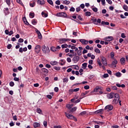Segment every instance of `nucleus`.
Wrapping results in <instances>:
<instances>
[{
    "label": "nucleus",
    "instance_id": "obj_1",
    "mask_svg": "<svg viewBox=\"0 0 128 128\" xmlns=\"http://www.w3.org/2000/svg\"><path fill=\"white\" fill-rule=\"evenodd\" d=\"M99 92L100 94H102V88L96 86V88L92 91V92Z\"/></svg>",
    "mask_w": 128,
    "mask_h": 128
},
{
    "label": "nucleus",
    "instance_id": "obj_2",
    "mask_svg": "<svg viewBox=\"0 0 128 128\" xmlns=\"http://www.w3.org/2000/svg\"><path fill=\"white\" fill-rule=\"evenodd\" d=\"M70 42V39L62 38H61V39H59L58 40V42L60 44H64L65 42Z\"/></svg>",
    "mask_w": 128,
    "mask_h": 128
},
{
    "label": "nucleus",
    "instance_id": "obj_3",
    "mask_svg": "<svg viewBox=\"0 0 128 128\" xmlns=\"http://www.w3.org/2000/svg\"><path fill=\"white\" fill-rule=\"evenodd\" d=\"M42 50L44 54H48L50 52V48L48 47H46L45 46H42Z\"/></svg>",
    "mask_w": 128,
    "mask_h": 128
},
{
    "label": "nucleus",
    "instance_id": "obj_4",
    "mask_svg": "<svg viewBox=\"0 0 128 128\" xmlns=\"http://www.w3.org/2000/svg\"><path fill=\"white\" fill-rule=\"evenodd\" d=\"M57 16H60L61 18H66L68 16V14L64 12H60L56 14Z\"/></svg>",
    "mask_w": 128,
    "mask_h": 128
},
{
    "label": "nucleus",
    "instance_id": "obj_5",
    "mask_svg": "<svg viewBox=\"0 0 128 128\" xmlns=\"http://www.w3.org/2000/svg\"><path fill=\"white\" fill-rule=\"evenodd\" d=\"M118 64V60L116 58H114V60L112 62V64H110L111 68H116Z\"/></svg>",
    "mask_w": 128,
    "mask_h": 128
},
{
    "label": "nucleus",
    "instance_id": "obj_6",
    "mask_svg": "<svg viewBox=\"0 0 128 128\" xmlns=\"http://www.w3.org/2000/svg\"><path fill=\"white\" fill-rule=\"evenodd\" d=\"M100 58L102 64H104V66H108V61L106 60V58L104 56H101Z\"/></svg>",
    "mask_w": 128,
    "mask_h": 128
},
{
    "label": "nucleus",
    "instance_id": "obj_7",
    "mask_svg": "<svg viewBox=\"0 0 128 128\" xmlns=\"http://www.w3.org/2000/svg\"><path fill=\"white\" fill-rule=\"evenodd\" d=\"M114 96V100H113V102H118V100H120V95L118 94H116Z\"/></svg>",
    "mask_w": 128,
    "mask_h": 128
},
{
    "label": "nucleus",
    "instance_id": "obj_8",
    "mask_svg": "<svg viewBox=\"0 0 128 128\" xmlns=\"http://www.w3.org/2000/svg\"><path fill=\"white\" fill-rule=\"evenodd\" d=\"M72 62H74V64H76L78 60H80V56H75L73 58L72 60Z\"/></svg>",
    "mask_w": 128,
    "mask_h": 128
},
{
    "label": "nucleus",
    "instance_id": "obj_9",
    "mask_svg": "<svg viewBox=\"0 0 128 128\" xmlns=\"http://www.w3.org/2000/svg\"><path fill=\"white\" fill-rule=\"evenodd\" d=\"M36 2L39 6H44L46 4L44 0H37Z\"/></svg>",
    "mask_w": 128,
    "mask_h": 128
},
{
    "label": "nucleus",
    "instance_id": "obj_10",
    "mask_svg": "<svg viewBox=\"0 0 128 128\" xmlns=\"http://www.w3.org/2000/svg\"><path fill=\"white\" fill-rule=\"evenodd\" d=\"M97 62L99 66H102L103 70H106V66H102V64L100 62V58H98L97 59Z\"/></svg>",
    "mask_w": 128,
    "mask_h": 128
},
{
    "label": "nucleus",
    "instance_id": "obj_11",
    "mask_svg": "<svg viewBox=\"0 0 128 128\" xmlns=\"http://www.w3.org/2000/svg\"><path fill=\"white\" fill-rule=\"evenodd\" d=\"M65 114L66 118H68L69 120H72L74 118V116H72V114L67 113L66 112H65Z\"/></svg>",
    "mask_w": 128,
    "mask_h": 128
},
{
    "label": "nucleus",
    "instance_id": "obj_12",
    "mask_svg": "<svg viewBox=\"0 0 128 128\" xmlns=\"http://www.w3.org/2000/svg\"><path fill=\"white\" fill-rule=\"evenodd\" d=\"M112 108H114V106H112L110 104V105L106 106L105 107L104 110H112Z\"/></svg>",
    "mask_w": 128,
    "mask_h": 128
},
{
    "label": "nucleus",
    "instance_id": "obj_13",
    "mask_svg": "<svg viewBox=\"0 0 128 128\" xmlns=\"http://www.w3.org/2000/svg\"><path fill=\"white\" fill-rule=\"evenodd\" d=\"M40 46L37 45L35 47V52H36V54H38L40 52Z\"/></svg>",
    "mask_w": 128,
    "mask_h": 128
},
{
    "label": "nucleus",
    "instance_id": "obj_14",
    "mask_svg": "<svg viewBox=\"0 0 128 128\" xmlns=\"http://www.w3.org/2000/svg\"><path fill=\"white\" fill-rule=\"evenodd\" d=\"M28 50V48L26 47L24 48H19V52H20L21 54H22L24 52H26Z\"/></svg>",
    "mask_w": 128,
    "mask_h": 128
},
{
    "label": "nucleus",
    "instance_id": "obj_15",
    "mask_svg": "<svg viewBox=\"0 0 128 128\" xmlns=\"http://www.w3.org/2000/svg\"><path fill=\"white\" fill-rule=\"evenodd\" d=\"M80 42L82 44H88V41L84 39H80Z\"/></svg>",
    "mask_w": 128,
    "mask_h": 128
},
{
    "label": "nucleus",
    "instance_id": "obj_16",
    "mask_svg": "<svg viewBox=\"0 0 128 128\" xmlns=\"http://www.w3.org/2000/svg\"><path fill=\"white\" fill-rule=\"evenodd\" d=\"M114 94L113 92H112L107 94L108 98H114Z\"/></svg>",
    "mask_w": 128,
    "mask_h": 128
},
{
    "label": "nucleus",
    "instance_id": "obj_17",
    "mask_svg": "<svg viewBox=\"0 0 128 128\" xmlns=\"http://www.w3.org/2000/svg\"><path fill=\"white\" fill-rule=\"evenodd\" d=\"M36 34H38V38H42V34H40V30H38V29H36Z\"/></svg>",
    "mask_w": 128,
    "mask_h": 128
},
{
    "label": "nucleus",
    "instance_id": "obj_18",
    "mask_svg": "<svg viewBox=\"0 0 128 128\" xmlns=\"http://www.w3.org/2000/svg\"><path fill=\"white\" fill-rule=\"evenodd\" d=\"M105 38L106 42H112V40H114L113 36H108L106 38Z\"/></svg>",
    "mask_w": 128,
    "mask_h": 128
},
{
    "label": "nucleus",
    "instance_id": "obj_19",
    "mask_svg": "<svg viewBox=\"0 0 128 128\" xmlns=\"http://www.w3.org/2000/svg\"><path fill=\"white\" fill-rule=\"evenodd\" d=\"M102 112H104V109H100L96 111L94 114H102Z\"/></svg>",
    "mask_w": 128,
    "mask_h": 128
},
{
    "label": "nucleus",
    "instance_id": "obj_20",
    "mask_svg": "<svg viewBox=\"0 0 128 128\" xmlns=\"http://www.w3.org/2000/svg\"><path fill=\"white\" fill-rule=\"evenodd\" d=\"M120 62L121 64H124V62H126V59L124 58H122L120 59Z\"/></svg>",
    "mask_w": 128,
    "mask_h": 128
},
{
    "label": "nucleus",
    "instance_id": "obj_21",
    "mask_svg": "<svg viewBox=\"0 0 128 128\" xmlns=\"http://www.w3.org/2000/svg\"><path fill=\"white\" fill-rule=\"evenodd\" d=\"M42 72H44L45 74H48V69L46 68H42Z\"/></svg>",
    "mask_w": 128,
    "mask_h": 128
},
{
    "label": "nucleus",
    "instance_id": "obj_22",
    "mask_svg": "<svg viewBox=\"0 0 128 128\" xmlns=\"http://www.w3.org/2000/svg\"><path fill=\"white\" fill-rule=\"evenodd\" d=\"M40 126V124L38 122H35L34 124V128H38V126Z\"/></svg>",
    "mask_w": 128,
    "mask_h": 128
},
{
    "label": "nucleus",
    "instance_id": "obj_23",
    "mask_svg": "<svg viewBox=\"0 0 128 128\" xmlns=\"http://www.w3.org/2000/svg\"><path fill=\"white\" fill-rule=\"evenodd\" d=\"M86 66H88V63H84L82 64V68H84V70H86Z\"/></svg>",
    "mask_w": 128,
    "mask_h": 128
},
{
    "label": "nucleus",
    "instance_id": "obj_24",
    "mask_svg": "<svg viewBox=\"0 0 128 128\" xmlns=\"http://www.w3.org/2000/svg\"><path fill=\"white\" fill-rule=\"evenodd\" d=\"M42 16H43V18H48V14H46V13H44V12H42Z\"/></svg>",
    "mask_w": 128,
    "mask_h": 128
},
{
    "label": "nucleus",
    "instance_id": "obj_25",
    "mask_svg": "<svg viewBox=\"0 0 128 128\" xmlns=\"http://www.w3.org/2000/svg\"><path fill=\"white\" fill-rule=\"evenodd\" d=\"M4 12L6 14H10V11H8V8H4Z\"/></svg>",
    "mask_w": 128,
    "mask_h": 128
},
{
    "label": "nucleus",
    "instance_id": "obj_26",
    "mask_svg": "<svg viewBox=\"0 0 128 128\" xmlns=\"http://www.w3.org/2000/svg\"><path fill=\"white\" fill-rule=\"evenodd\" d=\"M115 76H117V78H120L122 76V74L120 72H116Z\"/></svg>",
    "mask_w": 128,
    "mask_h": 128
},
{
    "label": "nucleus",
    "instance_id": "obj_27",
    "mask_svg": "<svg viewBox=\"0 0 128 128\" xmlns=\"http://www.w3.org/2000/svg\"><path fill=\"white\" fill-rule=\"evenodd\" d=\"M61 46L62 48H68V45L66 44H62Z\"/></svg>",
    "mask_w": 128,
    "mask_h": 128
},
{
    "label": "nucleus",
    "instance_id": "obj_28",
    "mask_svg": "<svg viewBox=\"0 0 128 128\" xmlns=\"http://www.w3.org/2000/svg\"><path fill=\"white\" fill-rule=\"evenodd\" d=\"M67 108H72V106H74V104H68L66 106Z\"/></svg>",
    "mask_w": 128,
    "mask_h": 128
},
{
    "label": "nucleus",
    "instance_id": "obj_29",
    "mask_svg": "<svg viewBox=\"0 0 128 128\" xmlns=\"http://www.w3.org/2000/svg\"><path fill=\"white\" fill-rule=\"evenodd\" d=\"M94 52H96V54H100V49L98 48H96L94 49Z\"/></svg>",
    "mask_w": 128,
    "mask_h": 128
},
{
    "label": "nucleus",
    "instance_id": "obj_30",
    "mask_svg": "<svg viewBox=\"0 0 128 128\" xmlns=\"http://www.w3.org/2000/svg\"><path fill=\"white\" fill-rule=\"evenodd\" d=\"M50 64H52V66H56V65L58 64V62L56 61L51 62Z\"/></svg>",
    "mask_w": 128,
    "mask_h": 128
},
{
    "label": "nucleus",
    "instance_id": "obj_31",
    "mask_svg": "<svg viewBox=\"0 0 128 128\" xmlns=\"http://www.w3.org/2000/svg\"><path fill=\"white\" fill-rule=\"evenodd\" d=\"M102 24H105L106 26H108L110 24V22H105L104 21H102L101 22Z\"/></svg>",
    "mask_w": 128,
    "mask_h": 128
},
{
    "label": "nucleus",
    "instance_id": "obj_32",
    "mask_svg": "<svg viewBox=\"0 0 128 128\" xmlns=\"http://www.w3.org/2000/svg\"><path fill=\"white\" fill-rule=\"evenodd\" d=\"M32 22L33 24H36L38 23V21L36 19H33L32 20Z\"/></svg>",
    "mask_w": 128,
    "mask_h": 128
},
{
    "label": "nucleus",
    "instance_id": "obj_33",
    "mask_svg": "<svg viewBox=\"0 0 128 128\" xmlns=\"http://www.w3.org/2000/svg\"><path fill=\"white\" fill-rule=\"evenodd\" d=\"M110 58H114V52H110Z\"/></svg>",
    "mask_w": 128,
    "mask_h": 128
},
{
    "label": "nucleus",
    "instance_id": "obj_34",
    "mask_svg": "<svg viewBox=\"0 0 128 128\" xmlns=\"http://www.w3.org/2000/svg\"><path fill=\"white\" fill-rule=\"evenodd\" d=\"M29 16L31 18H34V13L30 12Z\"/></svg>",
    "mask_w": 128,
    "mask_h": 128
},
{
    "label": "nucleus",
    "instance_id": "obj_35",
    "mask_svg": "<svg viewBox=\"0 0 128 128\" xmlns=\"http://www.w3.org/2000/svg\"><path fill=\"white\" fill-rule=\"evenodd\" d=\"M37 112H38V114H42V110H40V108H37Z\"/></svg>",
    "mask_w": 128,
    "mask_h": 128
},
{
    "label": "nucleus",
    "instance_id": "obj_36",
    "mask_svg": "<svg viewBox=\"0 0 128 128\" xmlns=\"http://www.w3.org/2000/svg\"><path fill=\"white\" fill-rule=\"evenodd\" d=\"M123 8L124 10H126V12H128V6H126V4H124L123 6Z\"/></svg>",
    "mask_w": 128,
    "mask_h": 128
},
{
    "label": "nucleus",
    "instance_id": "obj_37",
    "mask_svg": "<svg viewBox=\"0 0 128 128\" xmlns=\"http://www.w3.org/2000/svg\"><path fill=\"white\" fill-rule=\"evenodd\" d=\"M30 6L31 8H34V6H36V2H34L32 3H30Z\"/></svg>",
    "mask_w": 128,
    "mask_h": 128
},
{
    "label": "nucleus",
    "instance_id": "obj_38",
    "mask_svg": "<svg viewBox=\"0 0 128 128\" xmlns=\"http://www.w3.org/2000/svg\"><path fill=\"white\" fill-rule=\"evenodd\" d=\"M94 122H95L96 124H100L101 126L104 124V122H100L94 121Z\"/></svg>",
    "mask_w": 128,
    "mask_h": 128
},
{
    "label": "nucleus",
    "instance_id": "obj_39",
    "mask_svg": "<svg viewBox=\"0 0 128 128\" xmlns=\"http://www.w3.org/2000/svg\"><path fill=\"white\" fill-rule=\"evenodd\" d=\"M50 50L52 52H56V48L54 46H52L50 48Z\"/></svg>",
    "mask_w": 128,
    "mask_h": 128
},
{
    "label": "nucleus",
    "instance_id": "obj_40",
    "mask_svg": "<svg viewBox=\"0 0 128 128\" xmlns=\"http://www.w3.org/2000/svg\"><path fill=\"white\" fill-rule=\"evenodd\" d=\"M86 114V111H83L82 112H80L79 114V116H84Z\"/></svg>",
    "mask_w": 128,
    "mask_h": 128
},
{
    "label": "nucleus",
    "instance_id": "obj_41",
    "mask_svg": "<svg viewBox=\"0 0 128 128\" xmlns=\"http://www.w3.org/2000/svg\"><path fill=\"white\" fill-rule=\"evenodd\" d=\"M85 16H90V12H85Z\"/></svg>",
    "mask_w": 128,
    "mask_h": 128
},
{
    "label": "nucleus",
    "instance_id": "obj_42",
    "mask_svg": "<svg viewBox=\"0 0 128 128\" xmlns=\"http://www.w3.org/2000/svg\"><path fill=\"white\" fill-rule=\"evenodd\" d=\"M64 4L68 5L69 4H70V2L68 1V0H65L64 1Z\"/></svg>",
    "mask_w": 128,
    "mask_h": 128
},
{
    "label": "nucleus",
    "instance_id": "obj_43",
    "mask_svg": "<svg viewBox=\"0 0 128 128\" xmlns=\"http://www.w3.org/2000/svg\"><path fill=\"white\" fill-rule=\"evenodd\" d=\"M47 2L51 6H54V2H52V0H48Z\"/></svg>",
    "mask_w": 128,
    "mask_h": 128
},
{
    "label": "nucleus",
    "instance_id": "obj_44",
    "mask_svg": "<svg viewBox=\"0 0 128 128\" xmlns=\"http://www.w3.org/2000/svg\"><path fill=\"white\" fill-rule=\"evenodd\" d=\"M76 108H77L76 107H74V108H72V109H71V110H70V112H76Z\"/></svg>",
    "mask_w": 128,
    "mask_h": 128
},
{
    "label": "nucleus",
    "instance_id": "obj_45",
    "mask_svg": "<svg viewBox=\"0 0 128 128\" xmlns=\"http://www.w3.org/2000/svg\"><path fill=\"white\" fill-rule=\"evenodd\" d=\"M68 82V78H66L63 79V82Z\"/></svg>",
    "mask_w": 128,
    "mask_h": 128
},
{
    "label": "nucleus",
    "instance_id": "obj_46",
    "mask_svg": "<svg viewBox=\"0 0 128 128\" xmlns=\"http://www.w3.org/2000/svg\"><path fill=\"white\" fill-rule=\"evenodd\" d=\"M16 2L18 4H21V6H22L24 4H22V0H16Z\"/></svg>",
    "mask_w": 128,
    "mask_h": 128
},
{
    "label": "nucleus",
    "instance_id": "obj_47",
    "mask_svg": "<svg viewBox=\"0 0 128 128\" xmlns=\"http://www.w3.org/2000/svg\"><path fill=\"white\" fill-rule=\"evenodd\" d=\"M91 20H93L94 24H98L96 23V22L97 20H98V19L96 18H95V19H91Z\"/></svg>",
    "mask_w": 128,
    "mask_h": 128
},
{
    "label": "nucleus",
    "instance_id": "obj_48",
    "mask_svg": "<svg viewBox=\"0 0 128 128\" xmlns=\"http://www.w3.org/2000/svg\"><path fill=\"white\" fill-rule=\"evenodd\" d=\"M44 126L45 128L48 126V122L46 121H44Z\"/></svg>",
    "mask_w": 128,
    "mask_h": 128
},
{
    "label": "nucleus",
    "instance_id": "obj_49",
    "mask_svg": "<svg viewBox=\"0 0 128 128\" xmlns=\"http://www.w3.org/2000/svg\"><path fill=\"white\" fill-rule=\"evenodd\" d=\"M6 2L9 6H10V0H6Z\"/></svg>",
    "mask_w": 128,
    "mask_h": 128
},
{
    "label": "nucleus",
    "instance_id": "obj_50",
    "mask_svg": "<svg viewBox=\"0 0 128 128\" xmlns=\"http://www.w3.org/2000/svg\"><path fill=\"white\" fill-rule=\"evenodd\" d=\"M55 4H58V6H60V1L59 0H56Z\"/></svg>",
    "mask_w": 128,
    "mask_h": 128
},
{
    "label": "nucleus",
    "instance_id": "obj_51",
    "mask_svg": "<svg viewBox=\"0 0 128 128\" xmlns=\"http://www.w3.org/2000/svg\"><path fill=\"white\" fill-rule=\"evenodd\" d=\"M77 54L78 56H82V50H79L77 52Z\"/></svg>",
    "mask_w": 128,
    "mask_h": 128
},
{
    "label": "nucleus",
    "instance_id": "obj_52",
    "mask_svg": "<svg viewBox=\"0 0 128 128\" xmlns=\"http://www.w3.org/2000/svg\"><path fill=\"white\" fill-rule=\"evenodd\" d=\"M80 100H82V98H80L79 99H78V100H76L74 102V104H78V102H80Z\"/></svg>",
    "mask_w": 128,
    "mask_h": 128
},
{
    "label": "nucleus",
    "instance_id": "obj_53",
    "mask_svg": "<svg viewBox=\"0 0 128 128\" xmlns=\"http://www.w3.org/2000/svg\"><path fill=\"white\" fill-rule=\"evenodd\" d=\"M84 90H90V86L88 85H86L84 86Z\"/></svg>",
    "mask_w": 128,
    "mask_h": 128
},
{
    "label": "nucleus",
    "instance_id": "obj_54",
    "mask_svg": "<svg viewBox=\"0 0 128 128\" xmlns=\"http://www.w3.org/2000/svg\"><path fill=\"white\" fill-rule=\"evenodd\" d=\"M10 86H14V82H10Z\"/></svg>",
    "mask_w": 128,
    "mask_h": 128
},
{
    "label": "nucleus",
    "instance_id": "obj_55",
    "mask_svg": "<svg viewBox=\"0 0 128 128\" xmlns=\"http://www.w3.org/2000/svg\"><path fill=\"white\" fill-rule=\"evenodd\" d=\"M54 68L56 70H60V68L56 66H54Z\"/></svg>",
    "mask_w": 128,
    "mask_h": 128
},
{
    "label": "nucleus",
    "instance_id": "obj_56",
    "mask_svg": "<svg viewBox=\"0 0 128 128\" xmlns=\"http://www.w3.org/2000/svg\"><path fill=\"white\" fill-rule=\"evenodd\" d=\"M103 77L104 78H108V74H104L103 76Z\"/></svg>",
    "mask_w": 128,
    "mask_h": 128
},
{
    "label": "nucleus",
    "instance_id": "obj_57",
    "mask_svg": "<svg viewBox=\"0 0 128 128\" xmlns=\"http://www.w3.org/2000/svg\"><path fill=\"white\" fill-rule=\"evenodd\" d=\"M92 10L94 12H98V8H92Z\"/></svg>",
    "mask_w": 128,
    "mask_h": 128
},
{
    "label": "nucleus",
    "instance_id": "obj_58",
    "mask_svg": "<svg viewBox=\"0 0 128 128\" xmlns=\"http://www.w3.org/2000/svg\"><path fill=\"white\" fill-rule=\"evenodd\" d=\"M112 90H118V88H116V86H112Z\"/></svg>",
    "mask_w": 128,
    "mask_h": 128
},
{
    "label": "nucleus",
    "instance_id": "obj_59",
    "mask_svg": "<svg viewBox=\"0 0 128 128\" xmlns=\"http://www.w3.org/2000/svg\"><path fill=\"white\" fill-rule=\"evenodd\" d=\"M121 38H126V36L124 33H122L121 34Z\"/></svg>",
    "mask_w": 128,
    "mask_h": 128
},
{
    "label": "nucleus",
    "instance_id": "obj_60",
    "mask_svg": "<svg viewBox=\"0 0 128 128\" xmlns=\"http://www.w3.org/2000/svg\"><path fill=\"white\" fill-rule=\"evenodd\" d=\"M74 10H76V9L74 7H72L70 10V12H74Z\"/></svg>",
    "mask_w": 128,
    "mask_h": 128
},
{
    "label": "nucleus",
    "instance_id": "obj_61",
    "mask_svg": "<svg viewBox=\"0 0 128 128\" xmlns=\"http://www.w3.org/2000/svg\"><path fill=\"white\" fill-rule=\"evenodd\" d=\"M76 12H80V7H78L76 8Z\"/></svg>",
    "mask_w": 128,
    "mask_h": 128
},
{
    "label": "nucleus",
    "instance_id": "obj_62",
    "mask_svg": "<svg viewBox=\"0 0 128 128\" xmlns=\"http://www.w3.org/2000/svg\"><path fill=\"white\" fill-rule=\"evenodd\" d=\"M12 46L11 45V44H9L7 46V48H8V50H10V48H12Z\"/></svg>",
    "mask_w": 128,
    "mask_h": 128
},
{
    "label": "nucleus",
    "instance_id": "obj_63",
    "mask_svg": "<svg viewBox=\"0 0 128 128\" xmlns=\"http://www.w3.org/2000/svg\"><path fill=\"white\" fill-rule=\"evenodd\" d=\"M68 62H72V59L70 58H68L66 59Z\"/></svg>",
    "mask_w": 128,
    "mask_h": 128
},
{
    "label": "nucleus",
    "instance_id": "obj_64",
    "mask_svg": "<svg viewBox=\"0 0 128 128\" xmlns=\"http://www.w3.org/2000/svg\"><path fill=\"white\" fill-rule=\"evenodd\" d=\"M54 128H62V126H54Z\"/></svg>",
    "mask_w": 128,
    "mask_h": 128
}]
</instances>
